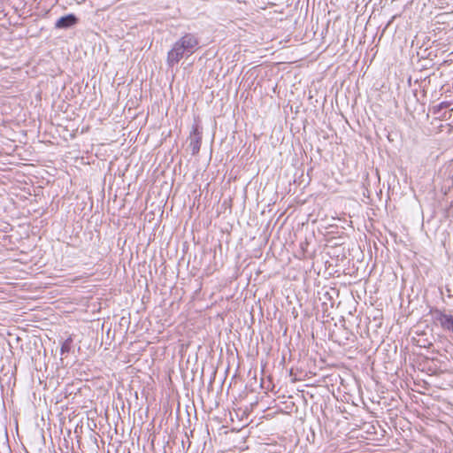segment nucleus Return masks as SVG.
<instances>
[{
    "label": "nucleus",
    "instance_id": "nucleus-3",
    "mask_svg": "<svg viewBox=\"0 0 453 453\" xmlns=\"http://www.w3.org/2000/svg\"><path fill=\"white\" fill-rule=\"evenodd\" d=\"M184 52L185 50H183L182 48L176 42L172 50L168 52V64L170 65L177 64L183 58Z\"/></svg>",
    "mask_w": 453,
    "mask_h": 453
},
{
    "label": "nucleus",
    "instance_id": "nucleus-5",
    "mask_svg": "<svg viewBox=\"0 0 453 453\" xmlns=\"http://www.w3.org/2000/svg\"><path fill=\"white\" fill-rule=\"evenodd\" d=\"M437 319L441 327L453 332V315L440 314Z\"/></svg>",
    "mask_w": 453,
    "mask_h": 453
},
{
    "label": "nucleus",
    "instance_id": "nucleus-2",
    "mask_svg": "<svg viewBox=\"0 0 453 453\" xmlns=\"http://www.w3.org/2000/svg\"><path fill=\"white\" fill-rule=\"evenodd\" d=\"M177 42L182 48L183 50L190 52H193V50L198 44L196 38L189 34L182 36Z\"/></svg>",
    "mask_w": 453,
    "mask_h": 453
},
{
    "label": "nucleus",
    "instance_id": "nucleus-1",
    "mask_svg": "<svg viewBox=\"0 0 453 453\" xmlns=\"http://www.w3.org/2000/svg\"><path fill=\"white\" fill-rule=\"evenodd\" d=\"M189 147L193 155L198 154L202 143V132L198 126H194L189 134Z\"/></svg>",
    "mask_w": 453,
    "mask_h": 453
},
{
    "label": "nucleus",
    "instance_id": "nucleus-4",
    "mask_svg": "<svg viewBox=\"0 0 453 453\" xmlns=\"http://www.w3.org/2000/svg\"><path fill=\"white\" fill-rule=\"evenodd\" d=\"M78 19L73 14H68L66 16L58 19L55 24L56 28H66L74 26Z\"/></svg>",
    "mask_w": 453,
    "mask_h": 453
},
{
    "label": "nucleus",
    "instance_id": "nucleus-7",
    "mask_svg": "<svg viewBox=\"0 0 453 453\" xmlns=\"http://www.w3.org/2000/svg\"><path fill=\"white\" fill-rule=\"evenodd\" d=\"M65 350H67V346L66 344H63V346L61 347V351L64 352Z\"/></svg>",
    "mask_w": 453,
    "mask_h": 453
},
{
    "label": "nucleus",
    "instance_id": "nucleus-6",
    "mask_svg": "<svg viewBox=\"0 0 453 453\" xmlns=\"http://www.w3.org/2000/svg\"><path fill=\"white\" fill-rule=\"evenodd\" d=\"M449 104L446 103V102H443V103H441L440 104V107L442 108V107H448Z\"/></svg>",
    "mask_w": 453,
    "mask_h": 453
}]
</instances>
